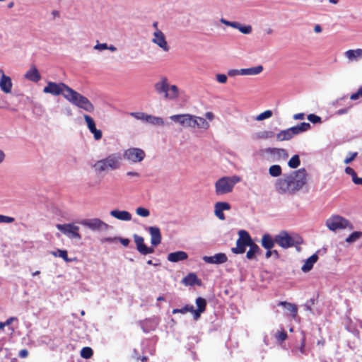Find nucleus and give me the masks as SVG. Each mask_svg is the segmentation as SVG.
Returning a JSON list of instances; mask_svg holds the SVG:
<instances>
[{"mask_svg": "<svg viewBox=\"0 0 362 362\" xmlns=\"http://www.w3.org/2000/svg\"><path fill=\"white\" fill-rule=\"evenodd\" d=\"M308 173L305 168H300L290 173L284 174L274 184L276 191L281 194L293 195L306 185Z\"/></svg>", "mask_w": 362, "mask_h": 362, "instance_id": "obj_1", "label": "nucleus"}, {"mask_svg": "<svg viewBox=\"0 0 362 362\" xmlns=\"http://www.w3.org/2000/svg\"><path fill=\"white\" fill-rule=\"evenodd\" d=\"M156 93L167 100H176L180 95V90L176 85L170 84L166 76H162L154 84Z\"/></svg>", "mask_w": 362, "mask_h": 362, "instance_id": "obj_2", "label": "nucleus"}, {"mask_svg": "<svg viewBox=\"0 0 362 362\" xmlns=\"http://www.w3.org/2000/svg\"><path fill=\"white\" fill-rule=\"evenodd\" d=\"M65 99L77 107L88 112H92L94 110V106L91 102L74 89H71L69 95H65Z\"/></svg>", "mask_w": 362, "mask_h": 362, "instance_id": "obj_3", "label": "nucleus"}, {"mask_svg": "<svg viewBox=\"0 0 362 362\" xmlns=\"http://www.w3.org/2000/svg\"><path fill=\"white\" fill-rule=\"evenodd\" d=\"M240 181L238 176L223 177L215 183V192L217 195H223L233 191L235 185Z\"/></svg>", "mask_w": 362, "mask_h": 362, "instance_id": "obj_4", "label": "nucleus"}, {"mask_svg": "<svg viewBox=\"0 0 362 362\" xmlns=\"http://www.w3.org/2000/svg\"><path fill=\"white\" fill-rule=\"evenodd\" d=\"M121 160L122 157L119 154H111L106 158L98 160L93 167L99 173L109 169H117L120 166Z\"/></svg>", "mask_w": 362, "mask_h": 362, "instance_id": "obj_5", "label": "nucleus"}, {"mask_svg": "<svg viewBox=\"0 0 362 362\" xmlns=\"http://www.w3.org/2000/svg\"><path fill=\"white\" fill-rule=\"evenodd\" d=\"M275 241L280 247L287 249L303 243V239L298 235L291 236L287 232L282 230L275 235Z\"/></svg>", "mask_w": 362, "mask_h": 362, "instance_id": "obj_6", "label": "nucleus"}, {"mask_svg": "<svg viewBox=\"0 0 362 362\" xmlns=\"http://www.w3.org/2000/svg\"><path fill=\"white\" fill-rule=\"evenodd\" d=\"M71 88L68 86L64 83H55L52 81H48L47 86L43 88V93L51 94L54 96H58L62 95L65 98V95H69Z\"/></svg>", "mask_w": 362, "mask_h": 362, "instance_id": "obj_7", "label": "nucleus"}, {"mask_svg": "<svg viewBox=\"0 0 362 362\" xmlns=\"http://www.w3.org/2000/svg\"><path fill=\"white\" fill-rule=\"evenodd\" d=\"M239 238L236 241V247L231 248L233 254H243L246 250V247H249L253 242L249 233L245 230H240L238 232Z\"/></svg>", "mask_w": 362, "mask_h": 362, "instance_id": "obj_8", "label": "nucleus"}, {"mask_svg": "<svg viewBox=\"0 0 362 362\" xmlns=\"http://www.w3.org/2000/svg\"><path fill=\"white\" fill-rule=\"evenodd\" d=\"M326 226L330 230L332 231L344 229L347 227L352 228V225L350 223V222L345 218L339 215L332 216L330 218L327 219Z\"/></svg>", "mask_w": 362, "mask_h": 362, "instance_id": "obj_9", "label": "nucleus"}, {"mask_svg": "<svg viewBox=\"0 0 362 362\" xmlns=\"http://www.w3.org/2000/svg\"><path fill=\"white\" fill-rule=\"evenodd\" d=\"M311 125L309 122H302L296 126L281 131L277 136H293L303 134L310 129Z\"/></svg>", "mask_w": 362, "mask_h": 362, "instance_id": "obj_10", "label": "nucleus"}, {"mask_svg": "<svg viewBox=\"0 0 362 362\" xmlns=\"http://www.w3.org/2000/svg\"><path fill=\"white\" fill-rule=\"evenodd\" d=\"M311 125L309 122H302L296 126L281 131L277 136H293L303 134L310 129Z\"/></svg>", "mask_w": 362, "mask_h": 362, "instance_id": "obj_11", "label": "nucleus"}, {"mask_svg": "<svg viewBox=\"0 0 362 362\" xmlns=\"http://www.w3.org/2000/svg\"><path fill=\"white\" fill-rule=\"evenodd\" d=\"M124 158L130 162H141L145 157V153L143 150L136 148H129L124 151Z\"/></svg>", "mask_w": 362, "mask_h": 362, "instance_id": "obj_12", "label": "nucleus"}, {"mask_svg": "<svg viewBox=\"0 0 362 362\" xmlns=\"http://www.w3.org/2000/svg\"><path fill=\"white\" fill-rule=\"evenodd\" d=\"M57 228L65 235L70 238L81 239V236L78 233L79 227L72 223L57 224Z\"/></svg>", "mask_w": 362, "mask_h": 362, "instance_id": "obj_13", "label": "nucleus"}, {"mask_svg": "<svg viewBox=\"0 0 362 362\" xmlns=\"http://www.w3.org/2000/svg\"><path fill=\"white\" fill-rule=\"evenodd\" d=\"M170 119L176 124L181 125L185 128H192V115L180 114L174 115L170 117Z\"/></svg>", "mask_w": 362, "mask_h": 362, "instance_id": "obj_14", "label": "nucleus"}, {"mask_svg": "<svg viewBox=\"0 0 362 362\" xmlns=\"http://www.w3.org/2000/svg\"><path fill=\"white\" fill-rule=\"evenodd\" d=\"M152 38V42L157 45L163 51L168 52L169 50V46L168 45L165 37L163 32L160 30H155Z\"/></svg>", "mask_w": 362, "mask_h": 362, "instance_id": "obj_15", "label": "nucleus"}, {"mask_svg": "<svg viewBox=\"0 0 362 362\" xmlns=\"http://www.w3.org/2000/svg\"><path fill=\"white\" fill-rule=\"evenodd\" d=\"M134 238L136 245V249L141 255H146L154 252V249L153 247H148L145 245L144 239L142 237L138 235H134Z\"/></svg>", "mask_w": 362, "mask_h": 362, "instance_id": "obj_16", "label": "nucleus"}, {"mask_svg": "<svg viewBox=\"0 0 362 362\" xmlns=\"http://www.w3.org/2000/svg\"><path fill=\"white\" fill-rule=\"evenodd\" d=\"M81 224L93 230L107 227V224L99 218L86 219L81 221Z\"/></svg>", "mask_w": 362, "mask_h": 362, "instance_id": "obj_17", "label": "nucleus"}, {"mask_svg": "<svg viewBox=\"0 0 362 362\" xmlns=\"http://www.w3.org/2000/svg\"><path fill=\"white\" fill-rule=\"evenodd\" d=\"M203 260L208 264H223L228 261V257L225 253H217L214 256H204Z\"/></svg>", "mask_w": 362, "mask_h": 362, "instance_id": "obj_18", "label": "nucleus"}, {"mask_svg": "<svg viewBox=\"0 0 362 362\" xmlns=\"http://www.w3.org/2000/svg\"><path fill=\"white\" fill-rule=\"evenodd\" d=\"M230 205L227 202H217L214 206L215 215L220 220H225V215L223 214L224 210H229Z\"/></svg>", "mask_w": 362, "mask_h": 362, "instance_id": "obj_19", "label": "nucleus"}, {"mask_svg": "<svg viewBox=\"0 0 362 362\" xmlns=\"http://www.w3.org/2000/svg\"><path fill=\"white\" fill-rule=\"evenodd\" d=\"M192 129H200L203 130H206L209 128L210 124L208 121L205 118L192 115Z\"/></svg>", "mask_w": 362, "mask_h": 362, "instance_id": "obj_20", "label": "nucleus"}, {"mask_svg": "<svg viewBox=\"0 0 362 362\" xmlns=\"http://www.w3.org/2000/svg\"><path fill=\"white\" fill-rule=\"evenodd\" d=\"M151 235V243L153 246L158 245L161 242V233L159 228L151 226L148 228Z\"/></svg>", "mask_w": 362, "mask_h": 362, "instance_id": "obj_21", "label": "nucleus"}, {"mask_svg": "<svg viewBox=\"0 0 362 362\" xmlns=\"http://www.w3.org/2000/svg\"><path fill=\"white\" fill-rule=\"evenodd\" d=\"M266 152L272 155L274 160L285 159L288 156L286 151L282 148H269L266 149Z\"/></svg>", "mask_w": 362, "mask_h": 362, "instance_id": "obj_22", "label": "nucleus"}, {"mask_svg": "<svg viewBox=\"0 0 362 362\" xmlns=\"http://www.w3.org/2000/svg\"><path fill=\"white\" fill-rule=\"evenodd\" d=\"M188 255L187 252L184 251H177L169 253L168 255V260L171 262H177L179 261H183L187 259Z\"/></svg>", "mask_w": 362, "mask_h": 362, "instance_id": "obj_23", "label": "nucleus"}, {"mask_svg": "<svg viewBox=\"0 0 362 362\" xmlns=\"http://www.w3.org/2000/svg\"><path fill=\"white\" fill-rule=\"evenodd\" d=\"M25 77L32 82H38L41 79V76L35 66H31L25 73Z\"/></svg>", "mask_w": 362, "mask_h": 362, "instance_id": "obj_24", "label": "nucleus"}, {"mask_svg": "<svg viewBox=\"0 0 362 362\" xmlns=\"http://www.w3.org/2000/svg\"><path fill=\"white\" fill-rule=\"evenodd\" d=\"M12 81L9 76H4L0 78V88L5 93H9L12 89Z\"/></svg>", "mask_w": 362, "mask_h": 362, "instance_id": "obj_25", "label": "nucleus"}, {"mask_svg": "<svg viewBox=\"0 0 362 362\" xmlns=\"http://www.w3.org/2000/svg\"><path fill=\"white\" fill-rule=\"evenodd\" d=\"M276 243L275 237L273 238L269 234H264L262 238V246L267 250H271Z\"/></svg>", "mask_w": 362, "mask_h": 362, "instance_id": "obj_26", "label": "nucleus"}, {"mask_svg": "<svg viewBox=\"0 0 362 362\" xmlns=\"http://www.w3.org/2000/svg\"><path fill=\"white\" fill-rule=\"evenodd\" d=\"M84 119L90 132L93 134V136H102L101 131L96 129L95 122L91 117L85 115Z\"/></svg>", "mask_w": 362, "mask_h": 362, "instance_id": "obj_27", "label": "nucleus"}, {"mask_svg": "<svg viewBox=\"0 0 362 362\" xmlns=\"http://www.w3.org/2000/svg\"><path fill=\"white\" fill-rule=\"evenodd\" d=\"M344 54L350 62L358 61L362 58V49H349Z\"/></svg>", "mask_w": 362, "mask_h": 362, "instance_id": "obj_28", "label": "nucleus"}, {"mask_svg": "<svg viewBox=\"0 0 362 362\" xmlns=\"http://www.w3.org/2000/svg\"><path fill=\"white\" fill-rule=\"evenodd\" d=\"M110 215L122 221H130L132 219L131 214L127 211L112 210L110 211Z\"/></svg>", "mask_w": 362, "mask_h": 362, "instance_id": "obj_29", "label": "nucleus"}, {"mask_svg": "<svg viewBox=\"0 0 362 362\" xmlns=\"http://www.w3.org/2000/svg\"><path fill=\"white\" fill-rule=\"evenodd\" d=\"M263 71V66L259 65L254 67L241 69V76H255L259 74Z\"/></svg>", "mask_w": 362, "mask_h": 362, "instance_id": "obj_30", "label": "nucleus"}, {"mask_svg": "<svg viewBox=\"0 0 362 362\" xmlns=\"http://www.w3.org/2000/svg\"><path fill=\"white\" fill-rule=\"evenodd\" d=\"M318 256L316 254H313L309 258L306 259L304 264L302 266L301 269L303 272H308L310 271L314 264L317 261Z\"/></svg>", "mask_w": 362, "mask_h": 362, "instance_id": "obj_31", "label": "nucleus"}, {"mask_svg": "<svg viewBox=\"0 0 362 362\" xmlns=\"http://www.w3.org/2000/svg\"><path fill=\"white\" fill-rule=\"evenodd\" d=\"M186 286H194V284H200V280L198 279L194 273L188 274L182 281Z\"/></svg>", "mask_w": 362, "mask_h": 362, "instance_id": "obj_32", "label": "nucleus"}, {"mask_svg": "<svg viewBox=\"0 0 362 362\" xmlns=\"http://www.w3.org/2000/svg\"><path fill=\"white\" fill-rule=\"evenodd\" d=\"M249 247H250V249L247 252L246 257L248 259H253L255 258L256 255L260 253L261 250H260L259 247L254 242L252 243V244L249 246Z\"/></svg>", "mask_w": 362, "mask_h": 362, "instance_id": "obj_33", "label": "nucleus"}, {"mask_svg": "<svg viewBox=\"0 0 362 362\" xmlns=\"http://www.w3.org/2000/svg\"><path fill=\"white\" fill-rule=\"evenodd\" d=\"M279 305L285 307L290 313L293 318H295L298 314V308L295 304L286 301H280Z\"/></svg>", "mask_w": 362, "mask_h": 362, "instance_id": "obj_34", "label": "nucleus"}, {"mask_svg": "<svg viewBox=\"0 0 362 362\" xmlns=\"http://www.w3.org/2000/svg\"><path fill=\"white\" fill-rule=\"evenodd\" d=\"M146 123L153 126L160 127L165 124L163 119L160 117L148 115Z\"/></svg>", "mask_w": 362, "mask_h": 362, "instance_id": "obj_35", "label": "nucleus"}, {"mask_svg": "<svg viewBox=\"0 0 362 362\" xmlns=\"http://www.w3.org/2000/svg\"><path fill=\"white\" fill-rule=\"evenodd\" d=\"M272 116H273L272 110H267L259 114L256 117H255L254 119L256 121H263L264 119L271 118Z\"/></svg>", "mask_w": 362, "mask_h": 362, "instance_id": "obj_36", "label": "nucleus"}, {"mask_svg": "<svg viewBox=\"0 0 362 362\" xmlns=\"http://www.w3.org/2000/svg\"><path fill=\"white\" fill-rule=\"evenodd\" d=\"M269 173L272 177H278L281 174V168L279 165H273L269 169Z\"/></svg>", "mask_w": 362, "mask_h": 362, "instance_id": "obj_37", "label": "nucleus"}, {"mask_svg": "<svg viewBox=\"0 0 362 362\" xmlns=\"http://www.w3.org/2000/svg\"><path fill=\"white\" fill-rule=\"evenodd\" d=\"M362 237V232L361 231H355L349 235V237L346 238V242L348 243H352L360 239Z\"/></svg>", "mask_w": 362, "mask_h": 362, "instance_id": "obj_38", "label": "nucleus"}, {"mask_svg": "<svg viewBox=\"0 0 362 362\" xmlns=\"http://www.w3.org/2000/svg\"><path fill=\"white\" fill-rule=\"evenodd\" d=\"M130 115L134 118L146 123L148 114L143 112H131Z\"/></svg>", "mask_w": 362, "mask_h": 362, "instance_id": "obj_39", "label": "nucleus"}, {"mask_svg": "<svg viewBox=\"0 0 362 362\" xmlns=\"http://www.w3.org/2000/svg\"><path fill=\"white\" fill-rule=\"evenodd\" d=\"M300 164V158L298 155H294L291 157V158L288 160V165L291 168H296Z\"/></svg>", "mask_w": 362, "mask_h": 362, "instance_id": "obj_40", "label": "nucleus"}, {"mask_svg": "<svg viewBox=\"0 0 362 362\" xmlns=\"http://www.w3.org/2000/svg\"><path fill=\"white\" fill-rule=\"evenodd\" d=\"M93 355V351L90 347H83L81 351V356L82 358L88 359Z\"/></svg>", "mask_w": 362, "mask_h": 362, "instance_id": "obj_41", "label": "nucleus"}, {"mask_svg": "<svg viewBox=\"0 0 362 362\" xmlns=\"http://www.w3.org/2000/svg\"><path fill=\"white\" fill-rule=\"evenodd\" d=\"M192 310H193V305H186L182 308L173 309L172 313H173V314H177V313L185 314V313H187V312H190Z\"/></svg>", "mask_w": 362, "mask_h": 362, "instance_id": "obj_42", "label": "nucleus"}, {"mask_svg": "<svg viewBox=\"0 0 362 362\" xmlns=\"http://www.w3.org/2000/svg\"><path fill=\"white\" fill-rule=\"evenodd\" d=\"M52 255L55 257H62L65 262H69L70 259L68 258L67 251L64 250H57V252H53Z\"/></svg>", "mask_w": 362, "mask_h": 362, "instance_id": "obj_43", "label": "nucleus"}, {"mask_svg": "<svg viewBox=\"0 0 362 362\" xmlns=\"http://www.w3.org/2000/svg\"><path fill=\"white\" fill-rule=\"evenodd\" d=\"M196 304H197V309L199 310V311H201V310L205 311L206 308V301L204 298H203L202 297H198L196 299Z\"/></svg>", "mask_w": 362, "mask_h": 362, "instance_id": "obj_44", "label": "nucleus"}, {"mask_svg": "<svg viewBox=\"0 0 362 362\" xmlns=\"http://www.w3.org/2000/svg\"><path fill=\"white\" fill-rule=\"evenodd\" d=\"M136 213L137 215L142 217H147L150 214L149 210L144 207H138L136 210Z\"/></svg>", "mask_w": 362, "mask_h": 362, "instance_id": "obj_45", "label": "nucleus"}, {"mask_svg": "<svg viewBox=\"0 0 362 362\" xmlns=\"http://www.w3.org/2000/svg\"><path fill=\"white\" fill-rule=\"evenodd\" d=\"M308 119L313 124L321 123L322 122V118L315 114L308 115Z\"/></svg>", "mask_w": 362, "mask_h": 362, "instance_id": "obj_46", "label": "nucleus"}, {"mask_svg": "<svg viewBox=\"0 0 362 362\" xmlns=\"http://www.w3.org/2000/svg\"><path fill=\"white\" fill-rule=\"evenodd\" d=\"M14 221L15 218L13 217L0 214V223H11Z\"/></svg>", "mask_w": 362, "mask_h": 362, "instance_id": "obj_47", "label": "nucleus"}, {"mask_svg": "<svg viewBox=\"0 0 362 362\" xmlns=\"http://www.w3.org/2000/svg\"><path fill=\"white\" fill-rule=\"evenodd\" d=\"M238 30L243 34H250L252 32V27L250 25H240Z\"/></svg>", "mask_w": 362, "mask_h": 362, "instance_id": "obj_48", "label": "nucleus"}, {"mask_svg": "<svg viewBox=\"0 0 362 362\" xmlns=\"http://www.w3.org/2000/svg\"><path fill=\"white\" fill-rule=\"evenodd\" d=\"M362 98V87H361L356 93H354L350 95V99L352 100H356Z\"/></svg>", "mask_w": 362, "mask_h": 362, "instance_id": "obj_49", "label": "nucleus"}, {"mask_svg": "<svg viewBox=\"0 0 362 362\" xmlns=\"http://www.w3.org/2000/svg\"><path fill=\"white\" fill-rule=\"evenodd\" d=\"M287 337V333L285 331L279 332L276 335V339L280 341H285Z\"/></svg>", "mask_w": 362, "mask_h": 362, "instance_id": "obj_50", "label": "nucleus"}, {"mask_svg": "<svg viewBox=\"0 0 362 362\" xmlns=\"http://www.w3.org/2000/svg\"><path fill=\"white\" fill-rule=\"evenodd\" d=\"M216 80L220 83H226L227 81V76L223 74H218L216 76Z\"/></svg>", "mask_w": 362, "mask_h": 362, "instance_id": "obj_51", "label": "nucleus"}, {"mask_svg": "<svg viewBox=\"0 0 362 362\" xmlns=\"http://www.w3.org/2000/svg\"><path fill=\"white\" fill-rule=\"evenodd\" d=\"M349 155H350V156L346 158L344 161L345 164H349L351 161H353L356 158L358 153L357 152L349 153Z\"/></svg>", "mask_w": 362, "mask_h": 362, "instance_id": "obj_52", "label": "nucleus"}, {"mask_svg": "<svg viewBox=\"0 0 362 362\" xmlns=\"http://www.w3.org/2000/svg\"><path fill=\"white\" fill-rule=\"evenodd\" d=\"M272 255H274L276 258L279 257V254L278 251L276 250H269L266 252V254H265L266 258H269Z\"/></svg>", "mask_w": 362, "mask_h": 362, "instance_id": "obj_53", "label": "nucleus"}, {"mask_svg": "<svg viewBox=\"0 0 362 362\" xmlns=\"http://www.w3.org/2000/svg\"><path fill=\"white\" fill-rule=\"evenodd\" d=\"M345 173L347 174V175H349L351 176L352 177V180L354 179V177L357 175L356 173L355 172V170L351 168V167H346L345 168Z\"/></svg>", "mask_w": 362, "mask_h": 362, "instance_id": "obj_54", "label": "nucleus"}, {"mask_svg": "<svg viewBox=\"0 0 362 362\" xmlns=\"http://www.w3.org/2000/svg\"><path fill=\"white\" fill-rule=\"evenodd\" d=\"M241 69H230L228 71V75L230 77H235L236 76L241 75Z\"/></svg>", "mask_w": 362, "mask_h": 362, "instance_id": "obj_55", "label": "nucleus"}, {"mask_svg": "<svg viewBox=\"0 0 362 362\" xmlns=\"http://www.w3.org/2000/svg\"><path fill=\"white\" fill-rule=\"evenodd\" d=\"M94 49L99 51H103L104 49H107V43H97L94 46Z\"/></svg>", "mask_w": 362, "mask_h": 362, "instance_id": "obj_56", "label": "nucleus"}, {"mask_svg": "<svg viewBox=\"0 0 362 362\" xmlns=\"http://www.w3.org/2000/svg\"><path fill=\"white\" fill-rule=\"evenodd\" d=\"M204 311H199L198 309L195 310L194 308H193V310L190 311V313H193V317H194V320H197L200 316H201V314L202 313H204Z\"/></svg>", "mask_w": 362, "mask_h": 362, "instance_id": "obj_57", "label": "nucleus"}, {"mask_svg": "<svg viewBox=\"0 0 362 362\" xmlns=\"http://www.w3.org/2000/svg\"><path fill=\"white\" fill-rule=\"evenodd\" d=\"M293 118L296 120H303L305 118V114L304 113H298L295 114L293 116Z\"/></svg>", "mask_w": 362, "mask_h": 362, "instance_id": "obj_58", "label": "nucleus"}, {"mask_svg": "<svg viewBox=\"0 0 362 362\" xmlns=\"http://www.w3.org/2000/svg\"><path fill=\"white\" fill-rule=\"evenodd\" d=\"M305 337L303 336V337L302 339L301 345H300V351L303 354H305Z\"/></svg>", "mask_w": 362, "mask_h": 362, "instance_id": "obj_59", "label": "nucleus"}, {"mask_svg": "<svg viewBox=\"0 0 362 362\" xmlns=\"http://www.w3.org/2000/svg\"><path fill=\"white\" fill-rule=\"evenodd\" d=\"M205 119L212 121L214 119V114L211 112H207L205 113Z\"/></svg>", "mask_w": 362, "mask_h": 362, "instance_id": "obj_60", "label": "nucleus"}, {"mask_svg": "<svg viewBox=\"0 0 362 362\" xmlns=\"http://www.w3.org/2000/svg\"><path fill=\"white\" fill-rule=\"evenodd\" d=\"M28 355V351L27 349H22L20 351L18 356L21 358H25Z\"/></svg>", "mask_w": 362, "mask_h": 362, "instance_id": "obj_61", "label": "nucleus"}, {"mask_svg": "<svg viewBox=\"0 0 362 362\" xmlns=\"http://www.w3.org/2000/svg\"><path fill=\"white\" fill-rule=\"evenodd\" d=\"M352 181L355 185H362V177H358L356 175Z\"/></svg>", "mask_w": 362, "mask_h": 362, "instance_id": "obj_62", "label": "nucleus"}, {"mask_svg": "<svg viewBox=\"0 0 362 362\" xmlns=\"http://www.w3.org/2000/svg\"><path fill=\"white\" fill-rule=\"evenodd\" d=\"M120 243L124 246L127 247L129 244V240L127 238H120Z\"/></svg>", "mask_w": 362, "mask_h": 362, "instance_id": "obj_63", "label": "nucleus"}, {"mask_svg": "<svg viewBox=\"0 0 362 362\" xmlns=\"http://www.w3.org/2000/svg\"><path fill=\"white\" fill-rule=\"evenodd\" d=\"M240 23L236 21H231L230 24V27H232L233 28L238 29L240 27Z\"/></svg>", "mask_w": 362, "mask_h": 362, "instance_id": "obj_64", "label": "nucleus"}]
</instances>
